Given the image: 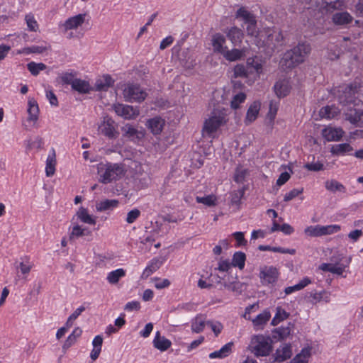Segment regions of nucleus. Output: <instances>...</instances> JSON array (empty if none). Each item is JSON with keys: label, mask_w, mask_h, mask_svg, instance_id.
Masks as SVG:
<instances>
[{"label": "nucleus", "mask_w": 363, "mask_h": 363, "mask_svg": "<svg viewBox=\"0 0 363 363\" xmlns=\"http://www.w3.org/2000/svg\"><path fill=\"white\" fill-rule=\"evenodd\" d=\"M99 182L103 184H108L116 181L125 174L124 167L119 163H100L97 165Z\"/></svg>", "instance_id": "1"}, {"label": "nucleus", "mask_w": 363, "mask_h": 363, "mask_svg": "<svg viewBox=\"0 0 363 363\" xmlns=\"http://www.w3.org/2000/svg\"><path fill=\"white\" fill-rule=\"evenodd\" d=\"M310 52L311 47L309 44L298 43L297 46L284 53L281 63L286 68L294 67L302 63Z\"/></svg>", "instance_id": "2"}, {"label": "nucleus", "mask_w": 363, "mask_h": 363, "mask_svg": "<svg viewBox=\"0 0 363 363\" xmlns=\"http://www.w3.org/2000/svg\"><path fill=\"white\" fill-rule=\"evenodd\" d=\"M249 347L256 357H265L272 350V340L269 336L256 335L252 337Z\"/></svg>", "instance_id": "3"}, {"label": "nucleus", "mask_w": 363, "mask_h": 363, "mask_svg": "<svg viewBox=\"0 0 363 363\" xmlns=\"http://www.w3.org/2000/svg\"><path fill=\"white\" fill-rule=\"evenodd\" d=\"M226 116L225 109H214L211 116L204 123L203 133L211 136L221 125L226 123Z\"/></svg>", "instance_id": "4"}, {"label": "nucleus", "mask_w": 363, "mask_h": 363, "mask_svg": "<svg viewBox=\"0 0 363 363\" xmlns=\"http://www.w3.org/2000/svg\"><path fill=\"white\" fill-rule=\"evenodd\" d=\"M261 41H257V46L266 47L269 52H272L284 45V36L281 31L278 29L267 28L264 30V39Z\"/></svg>", "instance_id": "5"}, {"label": "nucleus", "mask_w": 363, "mask_h": 363, "mask_svg": "<svg viewBox=\"0 0 363 363\" xmlns=\"http://www.w3.org/2000/svg\"><path fill=\"white\" fill-rule=\"evenodd\" d=\"M357 93V86L356 85L345 84L339 86L337 97L341 104L346 106L355 104Z\"/></svg>", "instance_id": "6"}, {"label": "nucleus", "mask_w": 363, "mask_h": 363, "mask_svg": "<svg viewBox=\"0 0 363 363\" xmlns=\"http://www.w3.org/2000/svg\"><path fill=\"white\" fill-rule=\"evenodd\" d=\"M340 256L341 255H339L337 257L335 256L332 257L331 263H323L320 265L319 269L324 272H329L337 275H342L345 268L348 267L351 262V257H349L346 260V263L344 264L341 262L342 257H340Z\"/></svg>", "instance_id": "7"}, {"label": "nucleus", "mask_w": 363, "mask_h": 363, "mask_svg": "<svg viewBox=\"0 0 363 363\" xmlns=\"http://www.w3.org/2000/svg\"><path fill=\"white\" fill-rule=\"evenodd\" d=\"M340 230V226L338 225H311L305 229V233L311 237H319L325 235H330L338 232Z\"/></svg>", "instance_id": "8"}, {"label": "nucleus", "mask_w": 363, "mask_h": 363, "mask_svg": "<svg viewBox=\"0 0 363 363\" xmlns=\"http://www.w3.org/2000/svg\"><path fill=\"white\" fill-rule=\"evenodd\" d=\"M123 95L128 101L140 102L146 97V93L137 84H128L123 90Z\"/></svg>", "instance_id": "9"}, {"label": "nucleus", "mask_w": 363, "mask_h": 363, "mask_svg": "<svg viewBox=\"0 0 363 363\" xmlns=\"http://www.w3.org/2000/svg\"><path fill=\"white\" fill-rule=\"evenodd\" d=\"M86 16V13H79L69 17L62 24L60 25V28L62 29L63 33L69 30H76L85 22Z\"/></svg>", "instance_id": "10"}, {"label": "nucleus", "mask_w": 363, "mask_h": 363, "mask_svg": "<svg viewBox=\"0 0 363 363\" xmlns=\"http://www.w3.org/2000/svg\"><path fill=\"white\" fill-rule=\"evenodd\" d=\"M99 131L110 139L116 138L118 133L116 130L115 122L109 117H104L103 122L99 127Z\"/></svg>", "instance_id": "11"}, {"label": "nucleus", "mask_w": 363, "mask_h": 363, "mask_svg": "<svg viewBox=\"0 0 363 363\" xmlns=\"http://www.w3.org/2000/svg\"><path fill=\"white\" fill-rule=\"evenodd\" d=\"M116 113L125 119H133L139 115V111L129 105L117 104L113 105Z\"/></svg>", "instance_id": "12"}, {"label": "nucleus", "mask_w": 363, "mask_h": 363, "mask_svg": "<svg viewBox=\"0 0 363 363\" xmlns=\"http://www.w3.org/2000/svg\"><path fill=\"white\" fill-rule=\"evenodd\" d=\"M278 275L277 269L272 266L262 267L259 273V277L264 284L275 283L278 279Z\"/></svg>", "instance_id": "13"}, {"label": "nucleus", "mask_w": 363, "mask_h": 363, "mask_svg": "<svg viewBox=\"0 0 363 363\" xmlns=\"http://www.w3.org/2000/svg\"><path fill=\"white\" fill-rule=\"evenodd\" d=\"M252 70H255V68L249 69L245 65L238 64L233 68V77L234 78H242V79H255L257 77Z\"/></svg>", "instance_id": "14"}, {"label": "nucleus", "mask_w": 363, "mask_h": 363, "mask_svg": "<svg viewBox=\"0 0 363 363\" xmlns=\"http://www.w3.org/2000/svg\"><path fill=\"white\" fill-rule=\"evenodd\" d=\"M344 134V131L340 128L328 127L323 130L322 135L328 141L340 140Z\"/></svg>", "instance_id": "15"}, {"label": "nucleus", "mask_w": 363, "mask_h": 363, "mask_svg": "<svg viewBox=\"0 0 363 363\" xmlns=\"http://www.w3.org/2000/svg\"><path fill=\"white\" fill-rule=\"evenodd\" d=\"M270 318L271 313L268 310H264L262 313L257 315L255 318L252 320L255 330H262Z\"/></svg>", "instance_id": "16"}, {"label": "nucleus", "mask_w": 363, "mask_h": 363, "mask_svg": "<svg viewBox=\"0 0 363 363\" xmlns=\"http://www.w3.org/2000/svg\"><path fill=\"white\" fill-rule=\"evenodd\" d=\"M152 343L154 347L161 352L167 350L172 345L171 341L165 337L161 336L160 331L156 333Z\"/></svg>", "instance_id": "17"}, {"label": "nucleus", "mask_w": 363, "mask_h": 363, "mask_svg": "<svg viewBox=\"0 0 363 363\" xmlns=\"http://www.w3.org/2000/svg\"><path fill=\"white\" fill-rule=\"evenodd\" d=\"M225 43V38L223 35L216 33L213 36L212 46L215 52H218L223 55L227 50V47L224 46Z\"/></svg>", "instance_id": "18"}, {"label": "nucleus", "mask_w": 363, "mask_h": 363, "mask_svg": "<svg viewBox=\"0 0 363 363\" xmlns=\"http://www.w3.org/2000/svg\"><path fill=\"white\" fill-rule=\"evenodd\" d=\"M114 80L108 74L104 75L96 79L95 83V90L98 91H107L113 86Z\"/></svg>", "instance_id": "19"}, {"label": "nucleus", "mask_w": 363, "mask_h": 363, "mask_svg": "<svg viewBox=\"0 0 363 363\" xmlns=\"http://www.w3.org/2000/svg\"><path fill=\"white\" fill-rule=\"evenodd\" d=\"M28 113L29 121L36 122L39 116V107L37 101L33 98H29L28 101Z\"/></svg>", "instance_id": "20"}, {"label": "nucleus", "mask_w": 363, "mask_h": 363, "mask_svg": "<svg viewBox=\"0 0 363 363\" xmlns=\"http://www.w3.org/2000/svg\"><path fill=\"white\" fill-rule=\"evenodd\" d=\"M118 203L119 201L116 199H105L96 203V209L99 212L112 211Z\"/></svg>", "instance_id": "21"}, {"label": "nucleus", "mask_w": 363, "mask_h": 363, "mask_svg": "<svg viewBox=\"0 0 363 363\" xmlns=\"http://www.w3.org/2000/svg\"><path fill=\"white\" fill-rule=\"evenodd\" d=\"M291 355L292 352L290 345H286L277 350L274 361L282 362L289 359Z\"/></svg>", "instance_id": "22"}, {"label": "nucleus", "mask_w": 363, "mask_h": 363, "mask_svg": "<svg viewBox=\"0 0 363 363\" xmlns=\"http://www.w3.org/2000/svg\"><path fill=\"white\" fill-rule=\"evenodd\" d=\"M235 18L242 19L245 24L257 20L256 16L245 6H242L238 9L235 13Z\"/></svg>", "instance_id": "23"}, {"label": "nucleus", "mask_w": 363, "mask_h": 363, "mask_svg": "<svg viewBox=\"0 0 363 363\" xmlns=\"http://www.w3.org/2000/svg\"><path fill=\"white\" fill-rule=\"evenodd\" d=\"M223 287L237 295H240L245 290L246 285L245 284L238 281H233L228 282L225 281Z\"/></svg>", "instance_id": "24"}, {"label": "nucleus", "mask_w": 363, "mask_h": 363, "mask_svg": "<svg viewBox=\"0 0 363 363\" xmlns=\"http://www.w3.org/2000/svg\"><path fill=\"white\" fill-rule=\"evenodd\" d=\"M164 121L160 117H155L147 121L148 128L154 135L160 134L163 128Z\"/></svg>", "instance_id": "25"}, {"label": "nucleus", "mask_w": 363, "mask_h": 363, "mask_svg": "<svg viewBox=\"0 0 363 363\" xmlns=\"http://www.w3.org/2000/svg\"><path fill=\"white\" fill-rule=\"evenodd\" d=\"M162 264V262L158 258L152 259L150 264L146 267L142 274L143 279H147L149 277L152 273L156 272L160 269Z\"/></svg>", "instance_id": "26"}, {"label": "nucleus", "mask_w": 363, "mask_h": 363, "mask_svg": "<svg viewBox=\"0 0 363 363\" xmlns=\"http://www.w3.org/2000/svg\"><path fill=\"white\" fill-rule=\"evenodd\" d=\"M353 150V147L349 143H340L333 145L331 147L330 152L333 155H343L350 153Z\"/></svg>", "instance_id": "27"}, {"label": "nucleus", "mask_w": 363, "mask_h": 363, "mask_svg": "<svg viewBox=\"0 0 363 363\" xmlns=\"http://www.w3.org/2000/svg\"><path fill=\"white\" fill-rule=\"evenodd\" d=\"M56 164L55 152L52 150V154L48 155L46 160L45 174L47 177H50L55 174Z\"/></svg>", "instance_id": "28"}, {"label": "nucleus", "mask_w": 363, "mask_h": 363, "mask_svg": "<svg viewBox=\"0 0 363 363\" xmlns=\"http://www.w3.org/2000/svg\"><path fill=\"white\" fill-rule=\"evenodd\" d=\"M233 342H228L223 346L219 350L211 352L209 354L211 359L219 358L223 359L228 357L232 352Z\"/></svg>", "instance_id": "29"}, {"label": "nucleus", "mask_w": 363, "mask_h": 363, "mask_svg": "<svg viewBox=\"0 0 363 363\" xmlns=\"http://www.w3.org/2000/svg\"><path fill=\"white\" fill-rule=\"evenodd\" d=\"M245 55V50L240 49H232L228 50V49L223 54V57L228 61L233 62L242 59Z\"/></svg>", "instance_id": "30"}, {"label": "nucleus", "mask_w": 363, "mask_h": 363, "mask_svg": "<svg viewBox=\"0 0 363 363\" xmlns=\"http://www.w3.org/2000/svg\"><path fill=\"white\" fill-rule=\"evenodd\" d=\"M206 317L203 315H196L191 323L192 331L196 333H201L206 325Z\"/></svg>", "instance_id": "31"}, {"label": "nucleus", "mask_w": 363, "mask_h": 363, "mask_svg": "<svg viewBox=\"0 0 363 363\" xmlns=\"http://www.w3.org/2000/svg\"><path fill=\"white\" fill-rule=\"evenodd\" d=\"M352 19V16L347 12H338L333 16V21L337 25L348 24Z\"/></svg>", "instance_id": "32"}, {"label": "nucleus", "mask_w": 363, "mask_h": 363, "mask_svg": "<svg viewBox=\"0 0 363 363\" xmlns=\"http://www.w3.org/2000/svg\"><path fill=\"white\" fill-rule=\"evenodd\" d=\"M227 36L231 40V42L236 45L238 43L242 41L243 37L242 30L236 27H232L228 32Z\"/></svg>", "instance_id": "33"}, {"label": "nucleus", "mask_w": 363, "mask_h": 363, "mask_svg": "<svg viewBox=\"0 0 363 363\" xmlns=\"http://www.w3.org/2000/svg\"><path fill=\"white\" fill-rule=\"evenodd\" d=\"M76 216L82 222L84 223L89 225L96 224V219L89 214L86 208L83 207L79 208L76 213Z\"/></svg>", "instance_id": "34"}, {"label": "nucleus", "mask_w": 363, "mask_h": 363, "mask_svg": "<svg viewBox=\"0 0 363 363\" xmlns=\"http://www.w3.org/2000/svg\"><path fill=\"white\" fill-rule=\"evenodd\" d=\"M125 276V271L123 269H117L109 272L106 279L110 284H116L119 280Z\"/></svg>", "instance_id": "35"}, {"label": "nucleus", "mask_w": 363, "mask_h": 363, "mask_svg": "<svg viewBox=\"0 0 363 363\" xmlns=\"http://www.w3.org/2000/svg\"><path fill=\"white\" fill-rule=\"evenodd\" d=\"M340 113V110L338 108L334 106H327L325 107H323L319 112V114L321 118H333L336 116H337Z\"/></svg>", "instance_id": "36"}, {"label": "nucleus", "mask_w": 363, "mask_h": 363, "mask_svg": "<svg viewBox=\"0 0 363 363\" xmlns=\"http://www.w3.org/2000/svg\"><path fill=\"white\" fill-rule=\"evenodd\" d=\"M72 88L79 93L84 94L89 93L91 90V87L88 82L77 78L74 80Z\"/></svg>", "instance_id": "37"}, {"label": "nucleus", "mask_w": 363, "mask_h": 363, "mask_svg": "<svg viewBox=\"0 0 363 363\" xmlns=\"http://www.w3.org/2000/svg\"><path fill=\"white\" fill-rule=\"evenodd\" d=\"M122 130L124 132V136L130 138L140 139L144 136L143 132L138 130L132 125L127 124L122 128Z\"/></svg>", "instance_id": "38"}, {"label": "nucleus", "mask_w": 363, "mask_h": 363, "mask_svg": "<svg viewBox=\"0 0 363 363\" xmlns=\"http://www.w3.org/2000/svg\"><path fill=\"white\" fill-rule=\"evenodd\" d=\"M274 89L277 96L279 98L284 97L289 93V87L285 81L276 82Z\"/></svg>", "instance_id": "39"}, {"label": "nucleus", "mask_w": 363, "mask_h": 363, "mask_svg": "<svg viewBox=\"0 0 363 363\" xmlns=\"http://www.w3.org/2000/svg\"><path fill=\"white\" fill-rule=\"evenodd\" d=\"M346 119L351 123L355 124L362 120L363 111L359 109H349L345 113Z\"/></svg>", "instance_id": "40"}, {"label": "nucleus", "mask_w": 363, "mask_h": 363, "mask_svg": "<svg viewBox=\"0 0 363 363\" xmlns=\"http://www.w3.org/2000/svg\"><path fill=\"white\" fill-rule=\"evenodd\" d=\"M246 259V255L242 252H236L232 259V265L237 267L240 269H242L245 267V262Z\"/></svg>", "instance_id": "41"}, {"label": "nucleus", "mask_w": 363, "mask_h": 363, "mask_svg": "<svg viewBox=\"0 0 363 363\" xmlns=\"http://www.w3.org/2000/svg\"><path fill=\"white\" fill-rule=\"evenodd\" d=\"M292 328H293V324H291V323H289L287 326H286V327L281 326V327L276 329L274 331V337H275V338L279 337V339H281V340L286 338V337H288L290 335Z\"/></svg>", "instance_id": "42"}, {"label": "nucleus", "mask_w": 363, "mask_h": 363, "mask_svg": "<svg viewBox=\"0 0 363 363\" xmlns=\"http://www.w3.org/2000/svg\"><path fill=\"white\" fill-rule=\"evenodd\" d=\"M325 186L327 190L332 192H345V187L342 184L334 179L326 181Z\"/></svg>", "instance_id": "43"}, {"label": "nucleus", "mask_w": 363, "mask_h": 363, "mask_svg": "<svg viewBox=\"0 0 363 363\" xmlns=\"http://www.w3.org/2000/svg\"><path fill=\"white\" fill-rule=\"evenodd\" d=\"M91 233L86 228H82L79 225H75L72 228V230L69 234V240H73L76 238L82 237L84 235H87Z\"/></svg>", "instance_id": "44"}, {"label": "nucleus", "mask_w": 363, "mask_h": 363, "mask_svg": "<svg viewBox=\"0 0 363 363\" xmlns=\"http://www.w3.org/2000/svg\"><path fill=\"white\" fill-rule=\"evenodd\" d=\"M259 110V105L255 102L253 104H252L250 108L247 110V114H246V122L252 123L254 121L258 115Z\"/></svg>", "instance_id": "45"}, {"label": "nucleus", "mask_w": 363, "mask_h": 363, "mask_svg": "<svg viewBox=\"0 0 363 363\" xmlns=\"http://www.w3.org/2000/svg\"><path fill=\"white\" fill-rule=\"evenodd\" d=\"M48 50L45 46L33 45L31 47L24 48L17 51V54H30V53H43Z\"/></svg>", "instance_id": "46"}, {"label": "nucleus", "mask_w": 363, "mask_h": 363, "mask_svg": "<svg viewBox=\"0 0 363 363\" xmlns=\"http://www.w3.org/2000/svg\"><path fill=\"white\" fill-rule=\"evenodd\" d=\"M27 68L33 76H37L40 71L45 70L47 66L42 62H30L27 64Z\"/></svg>", "instance_id": "47"}, {"label": "nucleus", "mask_w": 363, "mask_h": 363, "mask_svg": "<svg viewBox=\"0 0 363 363\" xmlns=\"http://www.w3.org/2000/svg\"><path fill=\"white\" fill-rule=\"evenodd\" d=\"M249 69H251V68H255V70H252V73L256 76L259 77V74L260 72L262 71V65L256 60L255 58H248L246 62V65H245Z\"/></svg>", "instance_id": "48"}, {"label": "nucleus", "mask_w": 363, "mask_h": 363, "mask_svg": "<svg viewBox=\"0 0 363 363\" xmlns=\"http://www.w3.org/2000/svg\"><path fill=\"white\" fill-rule=\"evenodd\" d=\"M246 32L248 35L255 36L257 40L259 39L260 41L262 40L263 35L258 34V30L257 28V20L247 24Z\"/></svg>", "instance_id": "49"}, {"label": "nucleus", "mask_w": 363, "mask_h": 363, "mask_svg": "<svg viewBox=\"0 0 363 363\" xmlns=\"http://www.w3.org/2000/svg\"><path fill=\"white\" fill-rule=\"evenodd\" d=\"M247 174L248 171L247 169L242 167H238L235 169L234 180L237 183H242Z\"/></svg>", "instance_id": "50"}, {"label": "nucleus", "mask_w": 363, "mask_h": 363, "mask_svg": "<svg viewBox=\"0 0 363 363\" xmlns=\"http://www.w3.org/2000/svg\"><path fill=\"white\" fill-rule=\"evenodd\" d=\"M311 353L308 349H303L301 353L298 354L291 362V363H307V359Z\"/></svg>", "instance_id": "51"}, {"label": "nucleus", "mask_w": 363, "mask_h": 363, "mask_svg": "<svg viewBox=\"0 0 363 363\" xmlns=\"http://www.w3.org/2000/svg\"><path fill=\"white\" fill-rule=\"evenodd\" d=\"M196 201L208 206H213L216 205V197L213 195H208L203 197L197 196Z\"/></svg>", "instance_id": "52"}, {"label": "nucleus", "mask_w": 363, "mask_h": 363, "mask_svg": "<svg viewBox=\"0 0 363 363\" xmlns=\"http://www.w3.org/2000/svg\"><path fill=\"white\" fill-rule=\"evenodd\" d=\"M244 194L245 190L243 189L233 191L230 194L231 203L233 205H239L240 203V199L243 196Z\"/></svg>", "instance_id": "53"}, {"label": "nucleus", "mask_w": 363, "mask_h": 363, "mask_svg": "<svg viewBox=\"0 0 363 363\" xmlns=\"http://www.w3.org/2000/svg\"><path fill=\"white\" fill-rule=\"evenodd\" d=\"M325 294H326V292L324 291L319 293L311 292L307 298L311 303L316 304L318 302L320 301L324 298L323 296Z\"/></svg>", "instance_id": "54"}, {"label": "nucleus", "mask_w": 363, "mask_h": 363, "mask_svg": "<svg viewBox=\"0 0 363 363\" xmlns=\"http://www.w3.org/2000/svg\"><path fill=\"white\" fill-rule=\"evenodd\" d=\"M25 20L26 21V24L29 30L34 32L37 31V30L38 29V24L33 15H26Z\"/></svg>", "instance_id": "55"}, {"label": "nucleus", "mask_w": 363, "mask_h": 363, "mask_svg": "<svg viewBox=\"0 0 363 363\" xmlns=\"http://www.w3.org/2000/svg\"><path fill=\"white\" fill-rule=\"evenodd\" d=\"M246 99V95L240 92L234 96L233 100L231 101V107L234 109H236L239 107L240 104L245 101Z\"/></svg>", "instance_id": "56"}, {"label": "nucleus", "mask_w": 363, "mask_h": 363, "mask_svg": "<svg viewBox=\"0 0 363 363\" xmlns=\"http://www.w3.org/2000/svg\"><path fill=\"white\" fill-rule=\"evenodd\" d=\"M140 211L138 208L131 210L127 214L126 222L129 224L133 223L140 217Z\"/></svg>", "instance_id": "57"}, {"label": "nucleus", "mask_w": 363, "mask_h": 363, "mask_svg": "<svg viewBox=\"0 0 363 363\" xmlns=\"http://www.w3.org/2000/svg\"><path fill=\"white\" fill-rule=\"evenodd\" d=\"M206 325L210 326L215 335L217 337L223 330V325L220 322H213L212 320H208Z\"/></svg>", "instance_id": "58"}, {"label": "nucleus", "mask_w": 363, "mask_h": 363, "mask_svg": "<svg viewBox=\"0 0 363 363\" xmlns=\"http://www.w3.org/2000/svg\"><path fill=\"white\" fill-rule=\"evenodd\" d=\"M303 167L309 171L318 172L323 169V164L320 162L306 163Z\"/></svg>", "instance_id": "59"}, {"label": "nucleus", "mask_w": 363, "mask_h": 363, "mask_svg": "<svg viewBox=\"0 0 363 363\" xmlns=\"http://www.w3.org/2000/svg\"><path fill=\"white\" fill-rule=\"evenodd\" d=\"M303 191V189L301 188L300 189H294L291 191H290L289 193L286 194L284 198V201H289L298 196L299 194H302Z\"/></svg>", "instance_id": "60"}, {"label": "nucleus", "mask_w": 363, "mask_h": 363, "mask_svg": "<svg viewBox=\"0 0 363 363\" xmlns=\"http://www.w3.org/2000/svg\"><path fill=\"white\" fill-rule=\"evenodd\" d=\"M61 82L65 84H70L72 86L73 83L74 82V80L76 78H74V76L72 73H64L60 77Z\"/></svg>", "instance_id": "61"}, {"label": "nucleus", "mask_w": 363, "mask_h": 363, "mask_svg": "<svg viewBox=\"0 0 363 363\" xmlns=\"http://www.w3.org/2000/svg\"><path fill=\"white\" fill-rule=\"evenodd\" d=\"M237 241V247L243 246L247 244V240L245 239L244 233L242 232H235L232 235Z\"/></svg>", "instance_id": "62"}, {"label": "nucleus", "mask_w": 363, "mask_h": 363, "mask_svg": "<svg viewBox=\"0 0 363 363\" xmlns=\"http://www.w3.org/2000/svg\"><path fill=\"white\" fill-rule=\"evenodd\" d=\"M154 280L156 281L155 286L157 289H162L168 287L170 285V281L167 279L161 280L159 278H155Z\"/></svg>", "instance_id": "63"}, {"label": "nucleus", "mask_w": 363, "mask_h": 363, "mask_svg": "<svg viewBox=\"0 0 363 363\" xmlns=\"http://www.w3.org/2000/svg\"><path fill=\"white\" fill-rule=\"evenodd\" d=\"M140 308V303L138 301H131L125 304L124 309L128 311H138Z\"/></svg>", "instance_id": "64"}]
</instances>
